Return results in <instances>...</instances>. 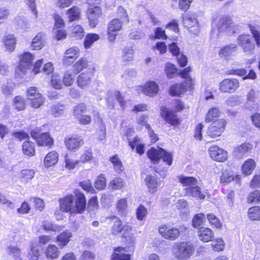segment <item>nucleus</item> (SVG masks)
Wrapping results in <instances>:
<instances>
[{"label": "nucleus", "instance_id": "1", "mask_svg": "<svg viewBox=\"0 0 260 260\" xmlns=\"http://www.w3.org/2000/svg\"><path fill=\"white\" fill-rule=\"evenodd\" d=\"M76 197L72 194L68 195L64 198L59 199L60 210L64 212L71 214H80L84 212L86 208V200L84 195L78 190L74 191Z\"/></svg>", "mask_w": 260, "mask_h": 260}, {"label": "nucleus", "instance_id": "2", "mask_svg": "<svg viewBox=\"0 0 260 260\" xmlns=\"http://www.w3.org/2000/svg\"><path fill=\"white\" fill-rule=\"evenodd\" d=\"M173 256L178 259H187L193 253V245L185 242H175L172 247Z\"/></svg>", "mask_w": 260, "mask_h": 260}, {"label": "nucleus", "instance_id": "3", "mask_svg": "<svg viewBox=\"0 0 260 260\" xmlns=\"http://www.w3.org/2000/svg\"><path fill=\"white\" fill-rule=\"evenodd\" d=\"M147 154L151 162L154 164L158 163L162 158L163 161L169 166L172 165V155L159 147L151 148L148 151Z\"/></svg>", "mask_w": 260, "mask_h": 260}, {"label": "nucleus", "instance_id": "4", "mask_svg": "<svg viewBox=\"0 0 260 260\" xmlns=\"http://www.w3.org/2000/svg\"><path fill=\"white\" fill-rule=\"evenodd\" d=\"M34 59L32 54L29 52L24 53L20 57L19 64L15 69V74L17 77L22 78L26 74Z\"/></svg>", "mask_w": 260, "mask_h": 260}, {"label": "nucleus", "instance_id": "5", "mask_svg": "<svg viewBox=\"0 0 260 260\" xmlns=\"http://www.w3.org/2000/svg\"><path fill=\"white\" fill-rule=\"evenodd\" d=\"M237 43L244 53H251L255 48L253 37L249 34H242L239 36Z\"/></svg>", "mask_w": 260, "mask_h": 260}, {"label": "nucleus", "instance_id": "6", "mask_svg": "<svg viewBox=\"0 0 260 260\" xmlns=\"http://www.w3.org/2000/svg\"><path fill=\"white\" fill-rule=\"evenodd\" d=\"M159 234L164 238L170 240H176L180 235V231L176 228L171 227L166 224L159 226Z\"/></svg>", "mask_w": 260, "mask_h": 260}, {"label": "nucleus", "instance_id": "7", "mask_svg": "<svg viewBox=\"0 0 260 260\" xmlns=\"http://www.w3.org/2000/svg\"><path fill=\"white\" fill-rule=\"evenodd\" d=\"M226 124V121L224 119L214 121L208 128V135L211 138L220 136L224 132Z\"/></svg>", "mask_w": 260, "mask_h": 260}, {"label": "nucleus", "instance_id": "8", "mask_svg": "<svg viewBox=\"0 0 260 260\" xmlns=\"http://www.w3.org/2000/svg\"><path fill=\"white\" fill-rule=\"evenodd\" d=\"M87 15L89 26L94 28L99 23V18L102 16V10L98 6L90 7L87 10Z\"/></svg>", "mask_w": 260, "mask_h": 260}, {"label": "nucleus", "instance_id": "9", "mask_svg": "<svg viewBox=\"0 0 260 260\" xmlns=\"http://www.w3.org/2000/svg\"><path fill=\"white\" fill-rule=\"evenodd\" d=\"M64 144L67 148L71 151L79 149L84 144V140L81 136L74 135L66 138Z\"/></svg>", "mask_w": 260, "mask_h": 260}, {"label": "nucleus", "instance_id": "10", "mask_svg": "<svg viewBox=\"0 0 260 260\" xmlns=\"http://www.w3.org/2000/svg\"><path fill=\"white\" fill-rule=\"evenodd\" d=\"M238 49L236 44H230L222 47L219 50L218 54L221 58L228 60L236 55Z\"/></svg>", "mask_w": 260, "mask_h": 260}, {"label": "nucleus", "instance_id": "11", "mask_svg": "<svg viewBox=\"0 0 260 260\" xmlns=\"http://www.w3.org/2000/svg\"><path fill=\"white\" fill-rule=\"evenodd\" d=\"M239 86L238 80L232 79H225L220 83L219 89L222 92H234Z\"/></svg>", "mask_w": 260, "mask_h": 260}, {"label": "nucleus", "instance_id": "12", "mask_svg": "<svg viewBox=\"0 0 260 260\" xmlns=\"http://www.w3.org/2000/svg\"><path fill=\"white\" fill-rule=\"evenodd\" d=\"M137 90L139 92H141L144 94L153 96L157 94L159 88L157 84L154 81H149L147 82L143 86H138L137 87Z\"/></svg>", "mask_w": 260, "mask_h": 260}, {"label": "nucleus", "instance_id": "13", "mask_svg": "<svg viewBox=\"0 0 260 260\" xmlns=\"http://www.w3.org/2000/svg\"><path fill=\"white\" fill-rule=\"evenodd\" d=\"M80 55L79 49L77 47H72L67 49L62 58V63L64 66L71 65Z\"/></svg>", "mask_w": 260, "mask_h": 260}, {"label": "nucleus", "instance_id": "14", "mask_svg": "<svg viewBox=\"0 0 260 260\" xmlns=\"http://www.w3.org/2000/svg\"><path fill=\"white\" fill-rule=\"evenodd\" d=\"M210 157L214 160L222 162L225 161L228 157V153L217 146H212L209 149Z\"/></svg>", "mask_w": 260, "mask_h": 260}, {"label": "nucleus", "instance_id": "15", "mask_svg": "<svg viewBox=\"0 0 260 260\" xmlns=\"http://www.w3.org/2000/svg\"><path fill=\"white\" fill-rule=\"evenodd\" d=\"M160 114L166 122L171 125L176 126L179 124V120L177 115L173 111L166 107H161Z\"/></svg>", "mask_w": 260, "mask_h": 260}, {"label": "nucleus", "instance_id": "16", "mask_svg": "<svg viewBox=\"0 0 260 260\" xmlns=\"http://www.w3.org/2000/svg\"><path fill=\"white\" fill-rule=\"evenodd\" d=\"M93 76V73L91 71L82 73L77 77L78 86L81 88L87 87L90 84Z\"/></svg>", "mask_w": 260, "mask_h": 260}, {"label": "nucleus", "instance_id": "17", "mask_svg": "<svg viewBox=\"0 0 260 260\" xmlns=\"http://www.w3.org/2000/svg\"><path fill=\"white\" fill-rule=\"evenodd\" d=\"M182 22L185 27L190 29L191 31H199L198 21L192 15L187 14L183 17Z\"/></svg>", "mask_w": 260, "mask_h": 260}, {"label": "nucleus", "instance_id": "18", "mask_svg": "<svg viewBox=\"0 0 260 260\" xmlns=\"http://www.w3.org/2000/svg\"><path fill=\"white\" fill-rule=\"evenodd\" d=\"M186 194L192 198L203 200L206 198V192L202 191L201 188L198 185L192 187H186L185 188Z\"/></svg>", "mask_w": 260, "mask_h": 260}, {"label": "nucleus", "instance_id": "19", "mask_svg": "<svg viewBox=\"0 0 260 260\" xmlns=\"http://www.w3.org/2000/svg\"><path fill=\"white\" fill-rule=\"evenodd\" d=\"M213 24L216 25L219 31H223L232 26L233 22L230 17L224 16L221 17L218 22L214 20Z\"/></svg>", "mask_w": 260, "mask_h": 260}, {"label": "nucleus", "instance_id": "20", "mask_svg": "<svg viewBox=\"0 0 260 260\" xmlns=\"http://www.w3.org/2000/svg\"><path fill=\"white\" fill-rule=\"evenodd\" d=\"M111 219L115 220L114 224L112 229V233L114 235H117L120 234L123 230L124 231H131L132 227L128 225L122 226V222L121 220L118 219L117 217L114 216L111 217Z\"/></svg>", "mask_w": 260, "mask_h": 260}, {"label": "nucleus", "instance_id": "21", "mask_svg": "<svg viewBox=\"0 0 260 260\" xmlns=\"http://www.w3.org/2000/svg\"><path fill=\"white\" fill-rule=\"evenodd\" d=\"M252 145L248 143H243L241 145L236 147L233 151L234 156L237 158H241L245 154L251 150Z\"/></svg>", "mask_w": 260, "mask_h": 260}, {"label": "nucleus", "instance_id": "22", "mask_svg": "<svg viewBox=\"0 0 260 260\" xmlns=\"http://www.w3.org/2000/svg\"><path fill=\"white\" fill-rule=\"evenodd\" d=\"M198 237L201 241L208 242L212 240L214 233L211 229L208 228H201L198 231Z\"/></svg>", "mask_w": 260, "mask_h": 260}, {"label": "nucleus", "instance_id": "23", "mask_svg": "<svg viewBox=\"0 0 260 260\" xmlns=\"http://www.w3.org/2000/svg\"><path fill=\"white\" fill-rule=\"evenodd\" d=\"M35 171L32 169L22 170L18 172V178L22 182H29L35 176Z\"/></svg>", "mask_w": 260, "mask_h": 260}, {"label": "nucleus", "instance_id": "24", "mask_svg": "<svg viewBox=\"0 0 260 260\" xmlns=\"http://www.w3.org/2000/svg\"><path fill=\"white\" fill-rule=\"evenodd\" d=\"M53 143V139L47 133L40 134L37 139V144L39 146L51 147Z\"/></svg>", "mask_w": 260, "mask_h": 260}, {"label": "nucleus", "instance_id": "25", "mask_svg": "<svg viewBox=\"0 0 260 260\" xmlns=\"http://www.w3.org/2000/svg\"><path fill=\"white\" fill-rule=\"evenodd\" d=\"M58 154L55 151L49 152L44 158V166L49 168L55 165L58 161Z\"/></svg>", "mask_w": 260, "mask_h": 260}, {"label": "nucleus", "instance_id": "26", "mask_svg": "<svg viewBox=\"0 0 260 260\" xmlns=\"http://www.w3.org/2000/svg\"><path fill=\"white\" fill-rule=\"evenodd\" d=\"M22 149L24 155L28 157H32L35 155V145L32 142L29 141L24 142Z\"/></svg>", "mask_w": 260, "mask_h": 260}, {"label": "nucleus", "instance_id": "27", "mask_svg": "<svg viewBox=\"0 0 260 260\" xmlns=\"http://www.w3.org/2000/svg\"><path fill=\"white\" fill-rule=\"evenodd\" d=\"M72 235V234L71 232L66 231L57 237L56 242H58V244L61 248H62L68 244Z\"/></svg>", "mask_w": 260, "mask_h": 260}, {"label": "nucleus", "instance_id": "28", "mask_svg": "<svg viewBox=\"0 0 260 260\" xmlns=\"http://www.w3.org/2000/svg\"><path fill=\"white\" fill-rule=\"evenodd\" d=\"M220 114L219 109L217 107L211 108L206 115L205 121L207 122L217 121Z\"/></svg>", "mask_w": 260, "mask_h": 260}, {"label": "nucleus", "instance_id": "29", "mask_svg": "<svg viewBox=\"0 0 260 260\" xmlns=\"http://www.w3.org/2000/svg\"><path fill=\"white\" fill-rule=\"evenodd\" d=\"M45 253L48 258L55 259L59 256L60 252L56 245L51 244L48 246Z\"/></svg>", "mask_w": 260, "mask_h": 260}, {"label": "nucleus", "instance_id": "30", "mask_svg": "<svg viewBox=\"0 0 260 260\" xmlns=\"http://www.w3.org/2000/svg\"><path fill=\"white\" fill-rule=\"evenodd\" d=\"M179 180L183 186L186 187H192L198 184V180L193 177L181 176L179 177Z\"/></svg>", "mask_w": 260, "mask_h": 260}, {"label": "nucleus", "instance_id": "31", "mask_svg": "<svg viewBox=\"0 0 260 260\" xmlns=\"http://www.w3.org/2000/svg\"><path fill=\"white\" fill-rule=\"evenodd\" d=\"M66 14L70 22L76 21L80 19V10L78 7L73 6L67 10Z\"/></svg>", "mask_w": 260, "mask_h": 260}, {"label": "nucleus", "instance_id": "32", "mask_svg": "<svg viewBox=\"0 0 260 260\" xmlns=\"http://www.w3.org/2000/svg\"><path fill=\"white\" fill-rule=\"evenodd\" d=\"M255 167V162L252 159H248L245 161L242 166V171L245 175L251 174Z\"/></svg>", "mask_w": 260, "mask_h": 260}, {"label": "nucleus", "instance_id": "33", "mask_svg": "<svg viewBox=\"0 0 260 260\" xmlns=\"http://www.w3.org/2000/svg\"><path fill=\"white\" fill-rule=\"evenodd\" d=\"M4 41L5 46L8 50L12 51L14 50L16 40L13 35H8L6 36L4 39Z\"/></svg>", "mask_w": 260, "mask_h": 260}, {"label": "nucleus", "instance_id": "34", "mask_svg": "<svg viewBox=\"0 0 260 260\" xmlns=\"http://www.w3.org/2000/svg\"><path fill=\"white\" fill-rule=\"evenodd\" d=\"M88 66V62L84 58H80L73 65V71L77 74Z\"/></svg>", "mask_w": 260, "mask_h": 260}, {"label": "nucleus", "instance_id": "35", "mask_svg": "<svg viewBox=\"0 0 260 260\" xmlns=\"http://www.w3.org/2000/svg\"><path fill=\"white\" fill-rule=\"evenodd\" d=\"M134 55V50L131 47H125L122 49V60L127 63L133 59Z\"/></svg>", "mask_w": 260, "mask_h": 260}, {"label": "nucleus", "instance_id": "36", "mask_svg": "<svg viewBox=\"0 0 260 260\" xmlns=\"http://www.w3.org/2000/svg\"><path fill=\"white\" fill-rule=\"evenodd\" d=\"M145 182L147 186L149 188V191L153 193L156 191L158 187V183L155 177L152 176H148L146 177Z\"/></svg>", "mask_w": 260, "mask_h": 260}, {"label": "nucleus", "instance_id": "37", "mask_svg": "<svg viewBox=\"0 0 260 260\" xmlns=\"http://www.w3.org/2000/svg\"><path fill=\"white\" fill-rule=\"evenodd\" d=\"M43 34L38 33L33 39L31 46L34 50H40L43 46Z\"/></svg>", "mask_w": 260, "mask_h": 260}, {"label": "nucleus", "instance_id": "38", "mask_svg": "<svg viewBox=\"0 0 260 260\" xmlns=\"http://www.w3.org/2000/svg\"><path fill=\"white\" fill-rule=\"evenodd\" d=\"M71 35L78 39H81L84 35V30L80 25H74L71 28Z\"/></svg>", "mask_w": 260, "mask_h": 260}, {"label": "nucleus", "instance_id": "39", "mask_svg": "<svg viewBox=\"0 0 260 260\" xmlns=\"http://www.w3.org/2000/svg\"><path fill=\"white\" fill-rule=\"evenodd\" d=\"M186 90V87L184 84H176L171 87L170 93L173 95H180L185 92Z\"/></svg>", "mask_w": 260, "mask_h": 260}, {"label": "nucleus", "instance_id": "40", "mask_svg": "<svg viewBox=\"0 0 260 260\" xmlns=\"http://www.w3.org/2000/svg\"><path fill=\"white\" fill-rule=\"evenodd\" d=\"M100 39L99 36L96 34H88L84 40V47L85 48H89L92 44Z\"/></svg>", "mask_w": 260, "mask_h": 260}, {"label": "nucleus", "instance_id": "41", "mask_svg": "<svg viewBox=\"0 0 260 260\" xmlns=\"http://www.w3.org/2000/svg\"><path fill=\"white\" fill-rule=\"evenodd\" d=\"M76 75V74L74 71H67L64 73L63 78V82L64 85L66 86L71 85L74 82Z\"/></svg>", "mask_w": 260, "mask_h": 260}, {"label": "nucleus", "instance_id": "42", "mask_svg": "<svg viewBox=\"0 0 260 260\" xmlns=\"http://www.w3.org/2000/svg\"><path fill=\"white\" fill-rule=\"evenodd\" d=\"M248 215L252 220H260V208L257 206L253 207L248 210Z\"/></svg>", "mask_w": 260, "mask_h": 260}, {"label": "nucleus", "instance_id": "43", "mask_svg": "<svg viewBox=\"0 0 260 260\" xmlns=\"http://www.w3.org/2000/svg\"><path fill=\"white\" fill-rule=\"evenodd\" d=\"M110 161L113 165L114 170L118 173L122 172L124 168L121 160L117 155H115L110 158Z\"/></svg>", "mask_w": 260, "mask_h": 260}, {"label": "nucleus", "instance_id": "44", "mask_svg": "<svg viewBox=\"0 0 260 260\" xmlns=\"http://www.w3.org/2000/svg\"><path fill=\"white\" fill-rule=\"evenodd\" d=\"M127 199L123 198L119 200L116 204V208L118 212L121 215L125 213L127 208Z\"/></svg>", "mask_w": 260, "mask_h": 260}, {"label": "nucleus", "instance_id": "45", "mask_svg": "<svg viewBox=\"0 0 260 260\" xmlns=\"http://www.w3.org/2000/svg\"><path fill=\"white\" fill-rule=\"evenodd\" d=\"M122 22L120 21L119 19H113L109 22L108 29H109L110 31H119L122 27Z\"/></svg>", "mask_w": 260, "mask_h": 260}, {"label": "nucleus", "instance_id": "46", "mask_svg": "<svg viewBox=\"0 0 260 260\" xmlns=\"http://www.w3.org/2000/svg\"><path fill=\"white\" fill-rule=\"evenodd\" d=\"M14 105L19 111L23 110L25 108L26 104L25 100L21 96H17L14 99Z\"/></svg>", "mask_w": 260, "mask_h": 260}, {"label": "nucleus", "instance_id": "47", "mask_svg": "<svg viewBox=\"0 0 260 260\" xmlns=\"http://www.w3.org/2000/svg\"><path fill=\"white\" fill-rule=\"evenodd\" d=\"M31 106L34 108H39L44 102V99L41 94H36V97L30 98Z\"/></svg>", "mask_w": 260, "mask_h": 260}, {"label": "nucleus", "instance_id": "48", "mask_svg": "<svg viewBox=\"0 0 260 260\" xmlns=\"http://www.w3.org/2000/svg\"><path fill=\"white\" fill-rule=\"evenodd\" d=\"M190 71V67H187L180 73V75L182 78L186 79L185 83L188 87H191L193 82V80L189 76V74Z\"/></svg>", "mask_w": 260, "mask_h": 260}, {"label": "nucleus", "instance_id": "49", "mask_svg": "<svg viewBox=\"0 0 260 260\" xmlns=\"http://www.w3.org/2000/svg\"><path fill=\"white\" fill-rule=\"evenodd\" d=\"M125 184L123 180L120 178H114L109 183V186L113 189L121 188Z\"/></svg>", "mask_w": 260, "mask_h": 260}, {"label": "nucleus", "instance_id": "50", "mask_svg": "<svg viewBox=\"0 0 260 260\" xmlns=\"http://www.w3.org/2000/svg\"><path fill=\"white\" fill-rule=\"evenodd\" d=\"M177 70L175 66L170 63L167 62L165 66V72L168 77L172 78L177 73Z\"/></svg>", "mask_w": 260, "mask_h": 260}, {"label": "nucleus", "instance_id": "51", "mask_svg": "<svg viewBox=\"0 0 260 260\" xmlns=\"http://www.w3.org/2000/svg\"><path fill=\"white\" fill-rule=\"evenodd\" d=\"M207 219L210 224L214 226L217 229L222 228V223L218 219V218L212 214H208L207 215Z\"/></svg>", "mask_w": 260, "mask_h": 260}, {"label": "nucleus", "instance_id": "52", "mask_svg": "<svg viewBox=\"0 0 260 260\" xmlns=\"http://www.w3.org/2000/svg\"><path fill=\"white\" fill-rule=\"evenodd\" d=\"M86 107L83 104H79L74 107V115L77 118H80L83 115V114L86 112Z\"/></svg>", "mask_w": 260, "mask_h": 260}, {"label": "nucleus", "instance_id": "53", "mask_svg": "<svg viewBox=\"0 0 260 260\" xmlns=\"http://www.w3.org/2000/svg\"><path fill=\"white\" fill-rule=\"evenodd\" d=\"M64 107L62 105H53L50 110L51 114L54 117H58L63 114Z\"/></svg>", "mask_w": 260, "mask_h": 260}, {"label": "nucleus", "instance_id": "54", "mask_svg": "<svg viewBox=\"0 0 260 260\" xmlns=\"http://www.w3.org/2000/svg\"><path fill=\"white\" fill-rule=\"evenodd\" d=\"M147 214V209L143 205H140L136 211V217L139 220H143Z\"/></svg>", "mask_w": 260, "mask_h": 260}, {"label": "nucleus", "instance_id": "55", "mask_svg": "<svg viewBox=\"0 0 260 260\" xmlns=\"http://www.w3.org/2000/svg\"><path fill=\"white\" fill-rule=\"evenodd\" d=\"M94 186L96 188L102 190L106 186V180L104 175H100L96 180Z\"/></svg>", "mask_w": 260, "mask_h": 260}, {"label": "nucleus", "instance_id": "56", "mask_svg": "<svg viewBox=\"0 0 260 260\" xmlns=\"http://www.w3.org/2000/svg\"><path fill=\"white\" fill-rule=\"evenodd\" d=\"M51 84L56 89H59L62 87L61 78L58 75H54L52 76Z\"/></svg>", "mask_w": 260, "mask_h": 260}, {"label": "nucleus", "instance_id": "57", "mask_svg": "<svg viewBox=\"0 0 260 260\" xmlns=\"http://www.w3.org/2000/svg\"><path fill=\"white\" fill-rule=\"evenodd\" d=\"M93 158L92 153L90 150H85L80 157V162L85 163L91 161Z\"/></svg>", "mask_w": 260, "mask_h": 260}, {"label": "nucleus", "instance_id": "58", "mask_svg": "<svg viewBox=\"0 0 260 260\" xmlns=\"http://www.w3.org/2000/svg\"><path fill=\"white\" fill-rule=\"evenodd\" d=\"M248 203H257L260 202V191L255 190L250 193L247 198Z\"/></svg>", "mask_w": 260, "mask_h": 260}, {"label": "nucleus", "instance_id": "59", "mask_svg": "<svg viewBox=\"0 0 260 260\" xmlns=\"http://www.w3.org/2000/svg\"><path fill=\"white\" fill-rule=\"evenodd\" d=\"M205 218V215L202 213L196 215L192 220V225L194 228H199L203 223V219Z\"/></svg>", "mask_w": 260, "mask_h": 260}, {"label": "nucleus", "instance_id": "60", "mask_svg": "<svg viewBox=\"0 0 260 260\" xmlns=\"http://www.w3.org/2000/svg\"><path fill=\"white\" fill-rule=\"evenodd\" d=\"M43 228L47 231H51L53 232L59 231L60 230L59 226L57 225L52 224L49 221H44L42 224Z\"/></svg>", "mask_w": 260, "mask_h": 260}, {"label": "nucleus", "instance_id": "61", "mask_svg": "<svg viewBox=\"0 0 260 260\" xmlns=\"http://www.w3.org/2000/svg\"><path fill=\"white\" fill-rule=\"evenodd\" d=\"M118 16L122 20L121 22L128 23L129 19L125 10L122 7H119L117 12Z\"/></svg>", "mask_w": 260, "mask_h": 260}, {"label": "nucleus", "instance_id": "62", "mask_svg": "<svg viewBox=\"0 0 260 260\" xmlns=\"http://www.w3.org/2000/svg\"><path fill=\"white\" fill-rule=\"evenodd\" d=\"M65 161H66V168H67L68 169H74L80 162V160L71 159L68 158L67 155H66Z\"/></svg>", "mask_w": 260, "mask_h": 260}, {"label": "nucleus", "instance_id": "63", "mask_svg": "<svg viewBox=\"0 0 260 260\" xmlns=\"http://www.w3.org/2000/svg\"><path fill=\"white\" fill-rule=\"evenodd\" d=\"M81 187L85 190L89 192H93L94 189L91 186L90 181L89 180H84L80 183Z\"/></svg>", "mask_w": 260, "mask_h": 260}, {"label": "nucleus", "instance_id": "64", "mask_svg": "<svg viewBox=\"0 0 260 260\" xmlns=\"http://www.w3.org/2000/svg\"><path fill=\"white\" fill-rule=\"evenodd\" d=\"M40 256L38 248L32 247L28 253L29 260H38Z\"/></svg>", "mask_w": 260, "mask_h": 260}]
</instances>
